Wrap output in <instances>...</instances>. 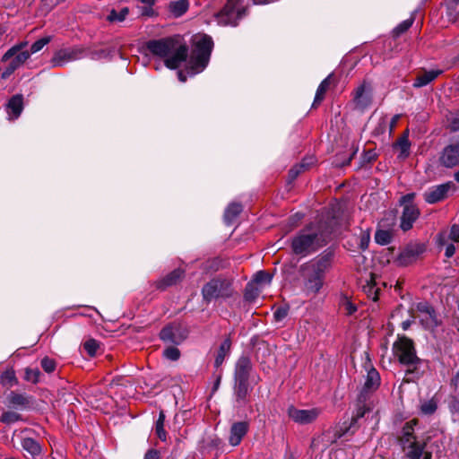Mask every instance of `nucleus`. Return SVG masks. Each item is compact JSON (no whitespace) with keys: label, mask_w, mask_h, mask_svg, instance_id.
I'll use <instances>...</instances> for the list:
<instances>
[{"label":"nucleus","mask_w":459,"mask_h":459,"mask_svg":"<svg viewBox=\"0 0 459 459\" xmlns=\"http://www.w3.org/2000/svg\"><path fill=\"white\" fill-rule=\"evenodd\" d=\"M10 401L13 404L15 405H24L27 403L26 398L22 394H13L11 395Z\"/></svg>","instance_id":"nucleus-52"},{"label":"nucleus","mask_w":459,"mask_h":459,"mask_svg":"<svg viewBox=\"0 0 459 459\" xmlns=\"http://www.w3.org/2000/svg\"><path fill=\"white\" fill-rule=\"evenodd\" d=\"M355 108L360 111L367 109L372 102L370 87L366 83L359 85L354 91Z\"/></svg>","instance_id":"nucleus-16"},{"label":"nucleus","mask_w":459,"mask_h":459,"mask_svg":"<svg viewBox=\"0 0 459 459\" xmlns=\"http://www.w3.org/2000/svg\"><path fill=\"white\" fill-rule=\"evenodd\" d=\"M401 116L400 115H394L391 121H390V124H389V129H390V133H392L394 128L396 127V125L400 119Z\"/></svg>","instance_id":"nucleus-59"},{"label":"nucleus","mask_w":459,"mask_h":459,"mask_svg":"<svg viewBox=\"0 0 459 459\" xmlns=\"http://www.w3.org/2000/svg\"><path fill=\"white\" fill-rule=\"evenodd\" d=\"M21 444L22 448L32 456L38 455L41 452L39 444L31 437H22Z\"/></svg>","instance_id":"nucleus-29"},{"label":"nucleus","mask_w":459,"mask_h":459,"mask_svg":"<svg viewBox=\"0 0 459 459\" xmlns=\"http://www.w3.org/2000/svg\"><path fill=\"white\" fill-rule=\"evenodd\" d=\"M377 159V153L374 150H369L364 154V160L368 162H372Z\"/></svg>","instance_id":"nucleus-56"},{"label":"nucleus","mask_w":459,"mask_h":459,"mask_svg":"<svg viewBox=\"0 0 459 459\" xmlns=\"http://www.w3.org/2000/svg\"><path fill=\"white\" fill-rule=\"evenodd\" d=\"M160 452L155 449H150L146 452L143 459H160Z\"/></svg>","instance_id":"nucleus-55"},{"label":"nucleus","mask_w":459,"mask_h":459,"mask_svg":"<svg viewBox=\"0 0 459 459\" xmlns=\"http://www.w3.org/2000/svg\"><path fill=\"white\" fill-rule=\"evenodd\" d=\"M439 162L446 168L459 165V143H451L446 146L440 153Z\"/></svg>","instance_id":"nucleus-15"},{"label":"nucleus","mask_w":459,"mask_h":459,"mask_svg":"<svg viewBox=\"0 0 459 459\" xmlns=\"http://www.w3.org/2000/svg\"><path fill=\"white\" fill-rule=\"evenodd\" d=\"M188 335V330L180 323L174 322L164 326L160 332V338L166 343L178 345L183 342Z\"/></svg>","instance_id":"nucleus-9"},{"label":"nucleus","mask_w":459,"mask_h":459,"mask_svg":"<svg viewBox=\"0 0 459 459\" xmlns=\"http://www.w3.org/2000/svg\"><path fill=\"white\" fill-rule=\"evenodd\" d=\"M185 275V272L181 269H175L157 282L159 289H166L167 287L177 284Z\"/></svg>","instance_id":"nucleus-21"},{"label":"nucleus","mask_w":459,"mask_h":459,"mask_svg":"<svg viewBox=\"0 0 459 459\" xmlns=\"http://www.w3.org/2000/svg\"><path fill=\"white\" fill-rule=\"evenodd\" d=\"M413 323V320H411V319H407L405 321H403L402 323V328L406 331L410 328V326L411 325V324Z\"/></svg>","instance_id":"nucleus-61"},{"label":"nucleus","mask_w":459,"mask_h":459,"mask_svg":"<svg viewBox=\"0 0 459 459\" xmlns=\"http://www.w3.org/2000/svg\"><path fill=\"white\" fill-rule=\"evenodd\" d=\"M251 391L249 383L234 381L233 392L236 402L239 405H244L247 403V396Z\"/></svg>","instance_id":"nucleus-20"},{"label":"nucleus","mask_w":459,"mask_h":459,"mask_svg":"<svg viewBox=\"0 0 459 459\" xmlns=\"http://www.w3.org/2000/svg\"><path fill=\"white\" fill-rule=\"evenodd\" d=\"M331 266V255H319L299 266L301 291L306 297L314 298L320 293L325 282L326 272Z\"/></svg>","instance_id":"nucleus-2"},{"label":"nucleus","mask_w":459,"mask_h":459,"mask_svg":"<svg viewBox=\"0 0 459 459\" xmlns=\"http://www.w3.org/2000/svg\"><path fill=\"white\" fill-rule=\"evenodd\" d=\"M416 311L419 315L413 316V317L419 318L421 325L426 330L433 331L441 324L434 307L428 302H419L416 305Z\"/></svg>","instance_id":"nucleus-8"},{"label":"nucleus","mask_w":459,"mask_h":459,"mask_svg":"<svg viewBox=\"0 0 459 459\" xmlns=\"http://www.w3.org/2000/svg\"><path fill=\"white\" fill-rule=\"evenodd\" d=\"M178 74V78L181 82H186V77L183 71H179Z\"/></svg>","instance_id":"nucleus-63"},{"label":"nucleus","mask_w":459,"mask_h":459,"mask_svg":"<svg viewBox=\"0 0 459 459\" xmlns=\"http://www.w3.org/2000/svg\"><path fill=\"white\" fill-rule=\"evenodd\" d=\"M15 380L16 378L13 371H6L1 376V383L3 385L10 384V385H13Z\"/></svg>","instance_id":"nucleus-50"},{"label":"nucleus","mask_w":459,"mask_h":459,"mask_svg":"<svg viewBox=\"0 0 459 459\" xmlns=\"http://www.w3.org/2000/svg\"><path fill=\"white\" fill-rule=\"evenodd\" d=\"M414 19L412 17L402 22L394 30L396 36L405 32L413 23Z\"/></svg>","instance_id":"nucleus-47"},{"label":"nucleus","mask_w":459,"mask_h":459,"mask_svg":"<svg viewBox=\"0 0 459 459\" xmlns=\"http://www.w3.org/2000/svg\"><path fill=\"white\" fill-rule=\"evenodd\" d=\"M380 384V376L379 373L375 369L371 368L368 371L367 378L364 384L365 391H374L376 390Z\"/></svg>","instance_id":"nucleus-25"},{"label":"nucleus","mask_w":459,"mask_h":459,"mask_svg":"<svg viewBox=\"0 0 459 459\" xmlns=\"http://www.w3.org/2000/svg\"><path fill=\"white\" fill-rule=\"evenodd\" d=\"M260 290L255 287V284L249 282L245 290V299L247 300H253L258 297Z\"/></svg>","instance_id":"nucleus-42"},{"label":"nucleus","mask_w":459,"mask_h":459,"mask_svg":"<svg viewBox=\"0 0 459 459\" xmlns=\"http://www.w3.org/2000/svg\"><path fill=\"white\" fill-rule=\"evenodd\" d=\"M85 56V51L79 47L62 48L55 53L51 59L53 67H61L69 62L79 60Z\"/></svg>","instance_id":"nucleus-10"},{"label":"nucleus","mask_w":459,"mask_h":459,"mask_svg":"<svg viewBox=\"0 0 459 459\" xmlns=\"http://www.w3.org/2000/svg\"><path fill=\"white\" fill-rule=\"evenodd\" d=\"M426 246L423 243H414L407 246L399 255L398 262L402 265H408L425 252Z\"/></svg>","instance_id":"nucleus-14"},{"label":"nucleus","mask_w":459,"mask_h":459,"mask_svg":"<svg viewBox=\"0 0 459 459\" xmlns=\"http://www.w3.org/2000/svg\"><path fill=\"white\" fill-rule=\"evenodd\" d=\"M19 420H20V415L17 412L13 411H4L0 418V420L6 424H11V423L16 422Z\"/></svg>","instance_id":"nucleus-45"},{"label":"nucleus","mask_w":459,"mask_h":459,"mask_svg":"<svg viewBox=\"0 0 459 459\" xmlns=\"http://www.w3.org/2000/svg\"><path fill=\"white\" fill-rule=\"evenodd\" d=\"M326 243L325 235L316 224H310L300 230L292 239L291 248L294 254L306 256Z\"/></svg>","instance_id":"nucleus-3"},{"label":"nucleus","mask_w":459,"mask_h":459,"mask_svg":"<svg viewBox=\"0 0 459 459\" xmlns=\"http://www.w3.org/2000/svg\"><path fill=\"white\" fill-rule=\"evenodd\" d=\"M142 3L146 4L148 5H153L155 3V0H140Z\"/></svg>","instance_id":"nucleus-64"},{"label":"nucleus","mask_w":459,"mask_h":459,"mask_svg":"<svg viewBox=\"0 0 459 459\" xmlns=\"http://www.w3.org/2000/svg\"><path fill=\"white\" fill-rule=\"evenodd\" d=\"M28 46L27 41H22L14 46H13L10 49H8L4 55L2 57L3 62H6L12 57H13L14 55H16L18 52L22 51L23 48H25Z\"/></svg>","instance_id":"nucleus-35"},{"label":"nucleus","mask_w":459,"mask_h":459,"mask_svg":"<svg viewBox=\"0 0 459 459\" xmlns=\"http://www.w3.org/2000/svg\"><path fill=\"white\" fill-rule=\"evenodd\" d=\"M243 208L238 203H231L228 205L224 212V220L227 224H231L232 221L240 214Z\"/></svg>","instance_id":"nucleus-27"},{"label":"nucleus","mask_w":459,"mask_h":459,"mask_svg":"<svg viewBox=\"0 0 459 459\" xmlns=\"http://www.w3.org/2000/svg\"><path fill=\"white\" fill-rule=\"evenodd\" d=\"M164 421L165 413L163 411H160L159 413V418L155 424V433L161 441H166L167 439V432L164 429Z\"/></svg>","instance_id":"nucleus-32"},{"label":"nucleus","mask_w":459,"mask_h":459,"mask_svg":"<svg viewBox=\"0 0 459 459\" xmlns=\"http://www.w3.org/2000/svg\"><path fill=\"white\" fill-rule=\"evenodd\" d=\"M341 307L346 316H351L357 311V306L351 302L347 297L341 301Z\"/></svg>","instance_id":"nucleus-39"},{"label":"nucleus","mask_w":459,"mask_h":459,"mask_svg":"<svg viewBox=\"0 0 459 459\" xmlns=\"http://www.w3.org/2000/svg\"><path fill=\"white\" fill-rule=\"evenodd\" d=\"M23 110V97L21 94L13 96L7 105L6 111L10 119H16Z\"/></svg>","instance_id":"nucleus-19"},{"label":"nucleus","mask_w":459,"mask_h":459,"mask_svg":"<svg viewBox=\"0 0 459 459\" xmlns=\"http://www.w3.org/2000/svg\"><path fill=\"white\" fill-rule=\"evenodd\" d=\"M289 308L286 307H278L274 313L273 317L276 321L280 322L283 320L288 316Z\"/></svg>","instance_id":"nucleus-51"},{"label":"nucleus","mask_w":459,"mask_h":459,"mask_svg":"<svg viewBox=\"0 0 459 459\" xmlns=\"http://www.w3.org/2000/svg\"><path fill=\"white\" fill-rule=\"evenodd\" d=\"M361 288L365 294L373 301H377L378 299L380 288L377 286L375 278L372 274H370L369 279L365 281L361 285Z\"/></svg>","instance_id":"nucleus-23"},{"label":"nucleus","mask_w":459,"mask_h":459,"mask_svg":"<svg viewBox=\"0 0 459 459\" xmlns=\"http://www.w3.org/2000/svg\"><path fill=\"white\" fill-rule=\"evenodd\" d=\"M400 150V153L398 158L406 159L410 154V147L411 143L408 138V134L405 133L403 136H401L394 144Z\"/></svg>","instance_id":"nucleus-28"},{"label":"nucleus","mask_w":459,"mask_h":459,"mask_svg":"<svg viewBox=\"0 0 459 459\" xmlns=\"http://www.w3.org/2000/svg\"><path fill=\"white\" fill-rule=\"evenodd\" d=\"M348 430H349V428H347V427H345L344 429H340L339 430H335V432L333 434L334 439L333 440V442H335L337 439L343 437L346 434V432H348Z\"/></svg>","instance_id":"nucleus-58"},{"label":"nucleus","mask_w":459,"mask_h":459,"mask_svg":"<svg viewBox=\"0 0 459 459\" xmlns=\"http://www.w3.org/2000/svg\"><path fill=\"white\" fill-rule=\"evenodd\" d=\"M415 198V194L414 193H409L405 195H403L400 199V203L401 204H403V207L406 205V204H413V200Z\"/></svg>","instance_id":"nucleus-53"},{"label":"nucleus","mask_w":459,"mask_h":459,"mask_svg":"<svg viewBox=\"0 0 459 459\" xmlns=\"http://www.w3.org/2000/svg\"><path fill=\"white\" fill-rule=\"evenodd\" d=\"M453 186L454 184L452 182L433 186L424 193V200L428 204L441 202L447 197V195L452 190Z\"/></svg>","instance_id":"nucleus-13"},{"label":"nucleus","mask_w":459,"mask_h":459,"mask_svg":"<svg viewBox=\"0 0 459 459\" xmlns=\"http://www.w3.org/2000/svg\"><path fill=\"white\" fill-rule=\"evenodd\" d=\"M51 39L52 38L50 36H47L35 41L30 47V53L35 54L40 51L46 45H48L51 41Z\"/></svg>","instance_id":"nucleus-40"},{"label":"nucleus","mask_w":459,"mask_h":459,"mask_svg":"<svg viewBox=\"0 0 459 459\" xmlns=\"http://www.w3.org/2000/svg\"><path fill=\"white\" fill-rule=\"evenodd\" d=\"M455 252V247L453 244H449L446 246V252H445V255L446 257L450 258L454 255Z\"/></svg>","instance_id":"nucleus-60"},{"label":"nucleus","mask_w":459,"mask_h":459,"mask_svg":"<svg viewBox=\"0 0 459 459\" xmlns=\"http://www.w3.org/2000/svg\"><path fill=\"white\" fill-rule=\"evenodd\" d=\"M249 429V423L247 421L234 422L230 429L229 443L232 446H238L243 437L247 435Z\"/></svg>","instance_id":"nucleus-17"},{"label":"nucleus","mask_w":459,"mask_h":459,"mask_svg":"<svg viewBox=\"0 0 459 459\" xmlns=\"http://www.w3.org/2000/svg\"><path fill=\"white\" fill-rule=\"evenodd\" d=\"M129 10L127 7H124L118 12L113 9L110 11L107 19L111 22H121L126 19Z\"/></svg>","instance_id":"nucleus-34"},{"label":"nucleus","mask_w":459,"mask_h":459,"mask_svg":"<svg viewBox=\"0 0 459 459\" xmlns=\"http://www.w3.org/2000/svg\"><path fill=\"white\" fill-rule=\"evenodd\" d=\"M232 292L231 281L220 277L212 279L202 289L203 299L208 303L213 299L230 298Z\"/></svg>","instance_id":"nucleus-6"},{"label":"nucleus","mask_w":459,"mask_h":459,"mask_svg":"<svg viewBox=\"0 0 459 459\" xmlns=\"http://www.w3.org/2000/svg\"><path fill=\"white\" fill-rule=\"evenodd\" d=\"M322 411L319 408H311L306 410H300L294 406L288 408V416L294 422L306 425L314 422L321 414Z\"/></svg>","instance_id":"nucleus-11"},{"label":"nucleus","mask_w":459,"mask_h":459,"mask_svg":"<svg viewBox=\"0 0 459 459\" xmlns=\"http://www.w3.org/2000/svg\"><path fill=\"white\" fill-rule=\"evenodd\" d=\"M14 71H11V64H9L7 69L2 74V78L8 77L11 74H13Z\"/></svg>","instance_id":"nucleus-62"},{"label":"nucleus","mask_w":459,"mask_h":459,"mask_svg":"<svg viewBox=\"0 0 459 459\" xmlns=\"http://www.w3.org/2000/svg\"><path fill=\"white\" fill-rule=\"evenodd\" d=\"M241 0H229L223 9L215 14L220 25L236 26L238 20L245 15V9L239 6Z\"/></svg>","instance_id":"nucleus-7"},{"label":"nucleus","mask_w":459,"mask_h":459,"mask_svg":"<svg viewBox=\"0 0 459 459\" xmlns=\"http://www.w3.org/2000/svg\"><path fill=\"white\" fill-rule=\"evenodd\" d=\"M99 347V342L94 339H90L83 343V349L91 357L96 355Z\"/></svg>","instance_id":"nucleus-41"},{"label":"nucleus","mask_w":459,"mask_h":459,"mask_svg":"<svg viewBox=\"0 0 459 459\" xmlns=\"http://www.w3.org/2000/svg\"><path fill=\"white\" fill-rule=\"evenodd\" d=\"M253 364L247 356H241L235 364L233 380L238 382H247L253 376Z\"/></svg>","instance_id":"nucleus-12"},{"label":"nucleus","mask_w":459,"mask_h":459,"mask_svg":"<svg viewBox=\"0 0 459 459\" xmlns=\"http://www.w3.org/2000/svg\"><path fill=\"white\" fill-rule=\"evenodd\" d=\"M331 80L332 74L328 75L325 79H324L321 82L316 92L313 107H316L317 105H319L325 99V94L331 85Z\"/></svg>","instance_id":"nucleus-26"},{"label":"nucleus","mask_w":459,"mask_h":459,"mask_svg":"<svg viewBox=\"0 0 459 459\" xmlns=\"http://www.w3.org/2000/svg\"><path fill=\"white\" fill-rule=\"evenodd\" d=\"M188 0H178L169 4V11L177 17L183 15L188 9Z\"/></svg>","instance_id":"nucleus-30"},{"label":"nucleus","mask_w":459,"mask_h":459,"mask_svg":"<svg viewBox=\"0 0 459 459\" xmlns=\"http://www.w3.org/2000/svg\"><path fill=\"white\" fill-rule=\"evenodd\" d=\"M440 74V70L425 71L415 78L413 86L415 88L426 86L427 84L434 81Z\"/></svg>","instance_id":"nucleus-22"},{"label":"nucleus","mask_w":459,"mask_h":459,"mask_svg":"<svg viewBox=\"0 0 459 459\" xmlns=\"http://www.w3.org/2000/svg\"><path fill=\"white\" fill-rule=\"evenodd\" d=\"M231 347V341L230 338H226L220 345L219 351L217 352L214 366L219 368L222 365L225 358L230 354Z\"/></svg>","instance_id":"nucleus-24"},{"label":"nucleus","mask_w":459,"mask_h":459,"mask_svg":"<svg viewBox=\"0 0 459 459\" xmlns=\"http://www.w3.org/2000/svg\"><path fill=\"white\" fill-rule=\"evenodd\" d=\"M448 408L450 412L459 420V396L453 395L450 398Z\"/></svg>","instance_id":"nucleus-46"},{"label":"nucleus","mask_w":459,"mask_h":459,"mask_svg":"<svg viewBox=\"0 0 459 459\" xmlns=\"http://www.w3.org/2000/svg\"><path fill=\"white\" fill-rule=\"evenodd\" d=\"M272 275L265 271H259L255 274L254 280L251 283L254 284H270Z\"/></svg>","instance_id":"nucleus-38"},{"label":"nucleus","mask_w":459,"mask_h":459,"mask_svg":"<svg viewBox=\"0 0 459 459\" xmlns=\"http://www.w3.org/2000/svg\"><path fill=\"white\" fill-rule=\"evenodd\" d=\"M146 48L153 56L164 59L165 65L169 69H177L186 62L187 74L195 75L207 66L213 41L205 34L194 36L189 56L187 46L178 38L150 40Z\"/></svg>","instance_id":"nucleus-1"},{"label":"nucleus","mask_w":459,"mask_h":459,"mask_svg":"<svg viewBox=\"0 0 459 459\" xmlns=\"http://www.w3.org/2000/svg\"><path fill=\"white\" fill-rule=\"evenodd\" d=\"M419 216L420 210L415 204H406L401 216V229L403 231L411 230Z\"/></svg>","instance_id":"nucleus-18"},{"label":"nucleus","mask_w":459,"mask_h":459,"mask_svg":"<svg viewBox=\"0 0 459 459\" xmlns=\"http://www.w3.org/2000/svg\"><path fill=\"white\" fill-rule=\"evenodd\" d=\"M450 238L459 242V225H453L450 231Z\"/></svg>","instance_id":"nucleus-54"},{"label":"nucleus","mask_w":459,"mask_h":459,"mask_svg":"<svg viewBox=\"0 0 459 459\" xmlns=\"http://www.w3.org/2000/svg\"><path fill=\"white\" fill-rule=\"evenodd\" d=\"M417 424V420H411L407 421L401 430L398 440L405 459H420L426 446V442L418 440L415 435L414 427Z\"/></svg>","instance_id":"nucleus-4"},{"label":"nucleus","mask_w":459,"mask_h":459,"mask_svg":"<svg viewBox=\"0 0 459 459\" xmlns=\"http://www.w3.org/2000/svg\"><path fill=\"white\" fill-rule=\"evenodd\" d=\"M437 409V403L435 399L423 401L420 403V411L424 415H432Z\"/></svg>","instance_id":"nucleus-33"},{"label":"nucleus","mask_w":459,"mask_h":459,"mask_svg":"<svg viewBox=\"0 0 459 459\" xmlns=\"http://www.w3.org/2000/svg\"><path fill=\"white\" fill-rule=\"evenodd\" d=\"M393 353L402 365L407 367V373H413L421 363L416 355L414 343L409 338L402 337L394 342Z\"/></svg>","instance_id":"nucleus-5"},{"label":"nucleus","mask_w":459,"mask_h":459,"mask_svg":"<svg viewBox=\"0 0 459 459\" xmlns=\"http://www.w3.org/2000/svg\"><path fill=\"white\" fill-rule=\"evenodd\" d=\"M163 356L169 360L176 361L180 357V351L178 348L170 346L163 351Z\"/></svg>","instance_id":"nucleus-44"},{"label":"nucleus","mask_w":459,"mask_h":459,"mask_svg":"<svg viewBox=\"0 0 459 459\" xmlns=\"http://www.w3.org/2000/svg\"><path fill=\"white\" fill-rule=\"evenodd\" d=\"M446 119L447 126L451 131L455 132L459 130V111L450 112L446 116Z\"/></svg>","instance_id":"nucleus-37"},{"label":"nucleus","mask_w":459,"mask_h":459,"mask_svg":"<svg viewBox=\"0 0 459 459\" xmlns=\"http://www.w3.org/2000/svg\"><path fill=\"white\" fill-rule=\"evenodd\" d=\"M368 242H369V234L368 233H364L361 238H360V247L361 249H366L368 246Z\"/></svg>","instance_id":"nucleus-57"},{"label":"nucleus","mask_w":459,"mask_h":459,"mask_svg":"<svg viewBox=\"0 0 459 459\" xmlns=\"http://www.w3.org/2000/svg\"><path fill=\"white\" fill-rule=\"evenodd\" d=\"M30 55L31 54L29 51H20L14 55L13 59L10 62L11 71H15L23 65L30 58Z\"/></svg>","instance_id":"nucleus-31"},{"label":"nucleus","mask_w":459,"mask_h":459,"mask_svg":"<svg viewBox=\"0 0 459 459\" xmlns=\"http://www.w3.org/2000/svg\"><path fill=\"white\" fill-rule=\"evenodd\" d=\"M375 239L380 245H387L392 240V234L388 230H378L376 232Z\"/></svg>","instance_id":"nucleus-36"},{"label":"nucleus","mask_w":459,"mask_h":459,"mask_svg":"<svg viewBox=\"0 0 459 459\" xmlns=\"http://www.w3.org/2000/svg\"><path fill=\"white\" fill-rule=\"evenodd\" d=\"M40 364L47 373H52L56 369V362L48 357L43 358Z\"/></svg>","instance_id":"nucleus-48"},{"label":"nucleus","mask_w":459,"mask_h":459,"mask_svg":"<svg viewBox=\"0 0 459 459\" xmlns=\"http://www.w3.org/2000/svg\"><path fill=\"white\" fill-rule=\"evenodd\" d=\"M306 166L307 164H305V162L303 161L300 164L291 168L289 171L290 179L294 180L299 175V173H301V171L305 169Z\"/></svg>","instance_id":"nucleus-49"},{"label":"nucleus","mask_w":459,"mask_h":459,"mask_svg":"<svg viewBox=\"0 0 459 459\" xmlns=\"http://www.w3.org/2000/svg\"><path fill=\"white\" fill-rule=\"evenodd\" d=\"M40 371L39 368H26L25 370V380L33 384H37L39 381Z\"/></svg>","instance_id":"nucleus-43"}]
</instances>
